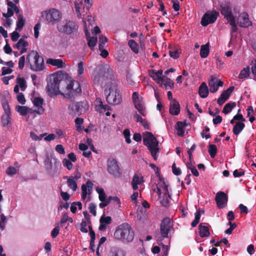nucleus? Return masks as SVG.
<instances>
[{"label":"nucleus","instance_id":"obj_1","mask_svg":"<svg viewBox=\"0 0 256 256\" xmlns=\"http://www.w3.org/2000/svg\"><path fill=\"white\" fill-rule=\"evenodd\" d=\"M64 88L68 91L66 94L68 96L74 98L82 93L80 83L78 81L71 80L70 77L66 72H58L52 75L50 82L48 83L46 90L48 95L50 96H57L60 94V88Z\"/></svg>","mask_w":256,"mask_h":256},{"label":"nucleus","instance_id":"obj_2","mask_svg":"<svg viewBox=\"0 0 256 256\" xmlns=\"http://www.w3.org/2000/svg\"><path fill=\"white\" fill-rule=\"evenodd\" d=\"M104 92L106 96V100L108 104L116 105L121 103L122 94L115 82H110L107 84Z\"/></svg>","mask_w":256,"mask_h":256},{"label":"nucleus","instance_id":"obj_3","mask_svg":"<svg viewBox=\"0 0 256 256\" xmlns=\"http://www.w3.org/2000/svg\"><path fill=\"white\" fill-rule=\"evenodd\" d=\"M134 233L131 226L128 223H124L120 225L116 229L114 238L124 242H132L134 238Z\"/></svg>","mask_w":256,"mask_h":256},{"label":"nucleus","instance_id":"obj_4","mask_svg":"<svg viewBox=\"0 0 256 256\" xmlns=\"http://www.w3.org/2000/svg\"><path fill=\"white\" fill-rule=\"evenodd\" d=\"M144 144L150 150L154 160H157V154L159 152L158 142L150 132H146L144 134Z\"/></svg>","mask_w":256,"mask_h":256},{"label":"nucleus","instance_id":"obj_5","mask_svg":"<svg viewBox=\"0 0 256 256\" xmlns=\"http://www.w3.org/2000/svg\"><path fill=\"white\" fill-rule=\"evenodd\" d=\"M26 60L32 70L38 72L44 68V59L37 52L32 50L27 55Z\"/></svg>","mask_w":256,"mask_h":256},{"label":"nucleus","instance_id":"obj_6","mask_svg":"<svg viewBox=\"0 0 256 256\" xmlns=\"http://www.w3.org/2000/svg\"><path fill=\"white\" fill-rule=\"evenodd\" d=\"M88 104L86 101L72 102L68 106L69 114L74 116H79L88 110Z\"/></svg>","mask_w":256,"mask_h":256},{"label":"nucleus","instance_id":"obj_7","mask_svg":"<svg viewBox=\"0 0 256 256\" xmlns=\"http://www.w3.org/2000/svg\"><path fill=\"white\" fill-rule=\"evenodd\" d=\"M173 226V222L168 217L164 218L162 221L160 225V234L161 237L158 238V240H162L163 238H168L169 232Z\"/></svg>","mask_w":256,"mask_h":256},{"label":"nucleus","instance_id":"obj_8","mask_svg":"<svg viewBox=\"0 0 256 256\" xmlns=\"http://www.w3.org/2000/svg\"><path fill=\"white\" fill-rule=\"evenodd\" d=\"M61 16L60 12L54 8L44 11L42 13V16L44 18L48 23L52 24L60 20Z\"/></svg>","mask_w":256,"mask_h":256},{"label":"nucleus","instance_id":"obj_9","mask_svg":"<svg viewBox=\"0 0 256 256\" xmlns=\"http://www.w3.org/2000/svg\"><path fill=\"white\" fill-rule=\"evenodd\" d=\"M78 26L72 21H68L64 24H60L58 26L59 32L70 34L76 32L78 29Z\"/></svg>","mask_w":256,"mask_h":256},{"label":"nucleus","instance_id":"obj_10","mask_svg":"<svg viewBox=\"0 0 256 256\" xmlns=\"http://www.w3.org/2000/svg\"><path fill=\"white\" fill-rule=\"evenodd\" d=\"M108 170L111 174H112L116 178H119L122 174L118 162L114 159L108 162Z\"/></svg>","mask_w":256,"mask_h":256},{"label":"nucleus","instance_id":"obj_11","mask_svg":"<svg viewBox=\"0 0 256 256\" xmlns=\"http://www.w3.org/2000/svg\"><path fill=\"white\" fill-rule=\"evenodd\" d=\"M218 15V12L216 11H212L211 14L206 13L202 16L201 20V24L205 26L209 24L214 23Z\"/></svg>","mask_w":256,"mask_h":256},{"label":"nucleus","instance_id":"obj_12","mask_svg":"<svg viewBox=\"0 0 256 256\" xmlns=\"http://www.w3.org/2000/svg\"><path fill=\"white\" fill-rule=\"evenodd\" d=\"M208 86L210 87V91L212 93L216 92L218 86H222L224 82L220 80H218L214 76H210V79L208 81Z\"/></svg>","mask_w":256,"mask_h":256},{"label":"nucleus","instance_id":"obj_13","mask_svg":"<svg viewBox=\"0 0 256 256\" xmlns=\"http://www.w3.org/2000/svg\"><path fill=\"white\" fill-rule=\"evenodd\" d=\"M215 200L218 208H222L225 207L228 200L227 195L223 192H218L216 196Z\"/></svg>","mask_w":256,"mask_h":256},{"label":"nucleus","instance_id":"obj_14","mask_svg":"<svg viewBox=\"0 0 256 256\" xmlns=\"http://www.w3.org/2000/svg\"><path fill=\"white\" fill-rule=\"evenodd\" d=\"M108 73L106 72L105 69L102 67L96 68L94 70V80L99 82H103L105 80L106 78H108Z\"/></svg>","mask_w":256,"mask_h":256},{"label":"nucleus","instance_id":"obj_15","mask_svg":"<svg viewBox=\"0 0 256 256\" xmlns=\"http://www.w3.org/2000/svg\"><path fill=\"white\" fill-rule=\"evenodd\" d=\"M237 22L240 27L247 28L252 24L246 12L242 13L237 18Z\"/></svg>","mask_w":256,"mask_h":256},{"label":"nucleus","instance_id":"obj_16","mask_svg":"<svg viewBox=\"0 0 256 256\" xmlns=\"http://www.w3.org/2000/svg\"><path fill=\"white\" fill-rule=\"evenodd\" d=\"M58 162L57 159L54 158H48L45 161V165L48 170H58Z\"/></svg>","mask_w":256,"mask_h":256},{"label":"nucleus","instance_id":"obj_17","mask_svg":"<svg viewBox=\"0 0 256 256\" xmlns=\"http://www.w3.org/2000/svg\"><path fill=\"white\" fill-rule=\"evenodd\" d=\"M234 86H230L227 90H224L220 94V98L217 100V102L220 106L222 105L226 100L230 97V94L234 90Z\"/></svg>","mask_w":256,"mask_h":256},{"label":"nucleus","instance_id":"obj_18","mask_svg":"<svg viewBox=\"0 0 256 256\" xmlns=\"http://www.w3.org/2000/svg\"><path fill=\"white\" fill-rule=\"evenodd\" d=\"M164 185V196L162 200H160V202L165 207H168L170 205V196L169 194L168 186L166 184L165 182H163Z\"/></svg>","mask_w":256,"mask_h":256},{"label":"nucleus","instance_id":"obj_19","mask_svg":"<svg viewBox=\"0 0 256 256\" xmlns=\"http://www.w3.org/2000/svg\"><path fill=\"white\" fill-rule=\"evenodd\" d=\"M220 8L221 14L224 16L228 21L234 18L232 15L231 8L228 4H222Z\"/></svg>","mask_w":256,"mask_h":256},{"label":"nucleus","instance_id":"obj_20","mask_svg":"<svg viewBox=\"0 0 256 256\" xmlns=\"http://www.w3.org/2000/svg\"><path fill=\"white\" fill-rule=\"evenodd\" d=\"M33 104L35 106L38 108L37 110H34V112L39 114H42L44 112V109L42 107L44 100L42 98H35L33 100Z\"/></svg>","mask_w":256,"mask_h":256},{"label":"nucleus","instance_id":"obj_21","mask_svg":"<svg viewBox=\"0 0 256 256\" xmlns=\"http://www.w3.org/2000/svg\"><path fill=\"white\" fill-rule=\"evenodd\" d=\"M169 112L172 115L176 116L179 114L180 112V105L176 99H174L172 104H170Z\"/></svg>","mask_w":256,"mask_h":256},{"label":"nucleus","instance_id":"obj_22","mask_svg":"<svg viewBox=\"0 0 256 256\" xmlns=\"http://www.w3.org/2000/svg\"><path fill=\"white\" fill-rule=\"evenodd\" d=\"M198 94L202 98H206L208 94V88L206 84L203 82L199 87Z\"/></svg>","mask_w":256,"mask_h":256},{"label":"nucleus","instance_id":"obj_23","mask_svg":"<svg viewBox=\"0 0 256 256\" xmlns=\"http://www.w3.org/2000/svg\"><path fill=\"white\" fill-rule=\"evenodd\" d=\"M46 63L53 66H56L58 68H62L65 66V64L60 59L48 58L46 60Z\"/></svg>","mask_w":256,"mask_h":256},{"label":"nucleus","instance_id":"obj_24","mask_svg":"<svg viewBox=\"0 0 256 256\" xmlns=\"http://www.w3.org/2000/svg\"><path fill=\"white\" fill-rule=\"evenodd\" d=\"M110 256H126V252L120 248H114L110 252Z\"/></svg>","mask_w":256,"mask_h":256},{"label":"nucleus","instance_id":"obj_25","mask_svg":"<svg viewBox=\"0 0 256 256\" xmlns=\"http://www.w3.org/2000/svg\"><path fill=\"white\" fill-rule=\"evenodd\" d=\"M142 99V98H139L138 92H134L132 94V100L136 108H140V106H142L141 103Z\"/></svg>","mask_w":256,"mask_h":256},{"label":"nucleus","instance_id":"obj_26","mask_svg":"<svg viewBox=\"0 0 256 256\" xmlns=\"http://www.w3.org/2000/svg\"><path fill=\"white\" fill-rule=\"evenodd\" d=\"M200 229L199 234L200 236L203 237H208L210 235L209 228L208 226H203L202 224L198 226Z\"/></svg>","mask_w":256,"mask_h":256},{"label":"nucleus","instance_id":"obj_27","mask_svg":"<svg viewBox=\"0 0 256 256\" xmlns=\"http://www.w3.org/2000/svg\"><path fill=\"white\" fill-rule=\"evenodd\" d=\"M161 81H163L164 82V83L163 82H160V85L162 86V84H164L166 88H167L168 86H169L170 88H172L174 86V82L168 78L163 76H162V78Z\"/></svg>","mask_w":256,"mask_h":256},{"label":"nucleus","instance_id":"obj_28","mask_svg":"<svg viewBox=\"0 0 256 256\" xmlns=\"http://www.w3.org/2000/svg\"><path fill=\"white\" fill-rule=\"evenodd\" d=\"M210 52L209 43L202 45L200 47V56L202 58H206Z\"/></svg>","mask_w":256,"mask_h":256},{"label":"nucleus","instance_id":"obj_29","mask_svg":"<svg viewBox=\"0 0 256 256\" xmlns=\"http://www.w3.org/2000/svg\"><path fill=\"white\" fill-rule=\"evenodd\" d=\"M245 126V124L244 123L242 122H236L235 126L233 128V132L234 134L238 136L240 132L244 129Z\"/></svg>","mask_w":256,"mask_h":256},{"label":"nucleus","instance_id":"obj_30","mask_svg":"<svg viewBox=\"0 0 256 256\" xmlns=\"http://www.w3.org/2000/svg\"><path fill=\"white\" fill-rule=\"evenodd\" d=\"M142 180H142L140 179V178L138 176V174H135L133 177L132 180V188L134 190H136L138 188V184H141Z\"/></svg>","mask_w":256,"mask_h":256},{"label":"nucleus","instance_id":"obj_31","mask_svg":"<svg viewBox=\"0 0 256 256\" xmlns=\"http://www.w3.org/2000/svg\"><path fill=\"white\" fill-rule=\"evenodd\" d=\"M16 110L22 116H26L28 112V110L32 109L26 106H17L16 107Z\"/></svg>","mask_w":256,"mask_h":256},{"label":"nucleus","instance_id":"obj_32","mask_svg":"<svg viewBox=\"0 0 256 256\" xmlns=\"http://www.w3.org/2000/svg\"><path fill=\"white\" fill-rule=\"evenodd\" d=\"M250 74V68L248 66L246 68H244L240 72V74L238 76V78L240 79H243L246 78L249 76Z\"/></svg>","mask_w":256,"mask_h":256},{"label":"nucleus","instance_id":"obj_33","mask_svg":"<svg viewBox=\"0 0 256 256\" xmlns=\"http://www.w3.org/2000/svg\"><path fill=\"white\" fill-rule=\"evenodd\" d=\"M183 128V122H178L176 126V129L177 130V134L178 136H184V130Z\"/></svg>","mask_w":256,"mask_h":256},{"label":"nucleus","instance_id":"obj_34","mask_svg":"<svg viewBox=\"0 0 256 256\" xmlns=\"http://www.w3.org/2000/svg\"><path fill=\"white\" fill-rule=\"evenodd\" d=\"M236 106V103L235 102L228 103L224 106L222 112L225 114L229 113L235 106Z\"/></svg>","mask_w":256,"mask_h":256},{"label":"nucleus","instance_id":"obj_35","mask_svg":"<svg viewBox=\"0 0 256 256\" xmlns=\"http://www.w3.org/2000/svg\"><path fill=\"white\" fill-rule=\"evenodd\" d=\"M18 21L16 22V30L20 31L24 25V20L23 18L22 14H20L18 16Z\"/></svg>","mask_w":256,"mask_h":256},{"label":"nucleus","instance_id":"obj_36","mask_svg":"<svg viewBox=\"0 0 256 256\" xmlns=\"http://www.w3.org/2000/svg\"><path fill=\"white\" fill-rule=\"evenodd\" d=\"M186 166L188 169L191 170L192 173L196 176H199V173L197 170L196 168L192 165V160L190 161H189L186 164Z\"/></svg>","mask_w":256,"mask_h":256},{"label":"nucleus","instance_id":"obj_37","mask_svg":"<svg viewBox=\"0 0 256 256\" xmlns=\"http://www.w3.org/2000/svg\"><path fill=\"white\" fill-rule=\"evenodd\" d=\"M88 42V46L92 50H94L97 42H98V38L96 36H92V38H90L89 39L87 40Z\"/></svg>","mask_w":256,"mask_h":256},{"label":"nucleus","instance_id":"obj_38","mask_svg":"<svg viewBox=\"0 0 256 256\" xmlns=\"http://www.w3.org/2000/svg\"><path fill=\"white\" fill-rule=\"evenodd\" d=\"M150 76L152 78V79L155 80L158 84H160V80H162V76H158L156 73V71L154 70H148Z\"/></svg>","mask_w":256,"mask_h":256},{"label":"nucleus","instance_id":"obj_39","mask_svg":"<svg viewBox=\"0 0 256 256\" xmlns=\"http://www.w3.org/2000/svg\"><path fill=\"white\" fill-rule=\"evenodd\" d=\"M16 82L18 84L21 90L24 91L26 88V82L23 78L18 77L16 78Z\"/></svg>","mask_w":256,"mask_h":256},{"label":"nucleus","instance_id":"obj_40","mask_svg":"<svg viewBox=\"0 0 256 256\" xmlns=\"http://www.w3.org/2000/svg\"><path fill=\"white\" fill-rule=\"evenodd\" d=\"M208 152L212 158H214L217 152V148L214 144H209Z\"/></svg>","mask_w":256,"mask_h":256},{"label":"nucleus","instance_id":"obj_41","mask_svg":"<svg viewBox=\"0 0 256 256\" xmlns=\"http://www.w3.org/2000/svg\"><path fill=\"white\" fill-rule=\"evenodd\" d=\"M67 183L68 186L74 191L76 190L78 186L76 182L72 178H70L68 179Z\"/></svg>","mask_w":256,"mask_h":256},{"label":"nucleus","instance_id":"obj_42","mask_svg":"<svg viewBox=\"0 0 256 256\" xmlns=\"http://www.w3.org/2000/svg\"><path fill=\"white\" fill-rule=\"evenodd\" d=\"M28 45V42L24 40L23 38L19 40L18 42L16 44V47L18 49H20L22 47H26Z\"/></svg>","mask_w":256,"mask_h":256},{"label":"nucleus","instance_id":"obj_43","mask_svg":"<svg viewBox=\"0 0 256 256\" xmlns=\"http://www.w3.org/2000/svg\"><path fill=\"white\" fill-rule=\"evenodd\" d=\"M96 190L99 194V200L101 202L104 201L106 198V194L104 192V190L102 188L97 187L96 188Z\"/></svg>","mask_w":256,"mask_h":256},{"label":"nucleus","instance_id":"obj_44","mask_svg":"<svg viewBox=\"0 0 256 256\" xmlns=\"http://www.w3.org/2000/svg\"><path fill=\"white\" fill-rule=\"evenodd\" d=\"M10 114H5L2 117V122L4 126H6L10 122Z\"/></svg>","mask_w":256,"mask_h":256},{"label":"nucleus","instance_id":"obj_45","mask_svg":"<svg viewBox=\"0 0 256 256\" xmlns=\"http://www.w3.org/2000/svg\"><path fill=\"white\" fill-rule=\"evenodd\" d=\"M128 45L132 50L135 52L138 53V45L136 42L133 40H131L128 42Z\"/></svg>","mask_w":256,"mask_h":256},{"label":"nucleus","instance_id":"obj_46","mask_svg":"<svg viewBox=\"0 0 256 256\" xmlns=\"http://www.w3.org/2000/svg\"><path fill=\"white\" fill-rule=\"evenodd\" d=\"M2 108L4 110L5 114H10V110L8 101L4 99L2 102Z\"/></svg>","mask_w":256,"mask_h":256},{"label":"nucleus","instance_id":"obj_47","mask_svg":"<svg viewBox=\"0 0 256 256\" xmlns=\"http://www.w3.org/2000/svg\"><path fill=\"white\" fill-rule=\"evenodd\" d=\"M252 72L254 75V80H256V60H253L250 63Z\"/></svg>","mask_w":256,"mask_h":256},{"label":"nucleus","instance_id":"obj_48","mask_svg":"<svg viewBox=\"0 0 256 256\" xmlns=\"http://www.w3.org/2000/svg\"><path fill=\"white\" fill-rule=\"evenodd\" d=\"M200 212H196L195 213V218L192 222V227H195L199 222L200 220Z\"/></svg>","mask_w":256,"mask_h":256},{"label":"nucleus","instance_id":"obj_49","mask_svg":"<svg viewBox=\"0 0 256 256\" xmlns=\"http://www.w3.org/2000/svg\"><path fill=\"white\" fill-rule=\"evenodd\" d=\"M100 223H103L104 224H110L112 222V218L110 216H108L105 217L103 215L100 218Z\"/></svg>","mask_w":256,"mask_h":256},{"label":"nucleus","instance_id":"obj_50","mask_svg":"<svg viewBox=\"0 0 256 256\" xmlns=\"http://www.w3.org/2000/svg\"><path fill=\"white\" fill-rule=\"evenodd\" d=\"M96 108L97 110L102 112V108L104 106L100 98H97L96 100Z\"/></svg>","mask_w":256,"mask_h":256},{"label":"nucleus","instance_id":"obj_51","mask_svg":"<svg viewBox=\"0 0 256 256\" xmlns=\"http://www.w3.org/2000/svg\"><path fill=\"white\" fill-rule=\"evenodd\" d=\"M123 134L126 138V141L128 144L131 142V140L130 138V131L128 129H126L123 132Z\"/></svg>","mask_w":256,"mask_h":256},{"label":"nucleus","instance_id":"obj_52","mask_svg":"<svg viewBox=\"0 0 256 256\" xmlns=\"http://www.w3.org/2000/svg\"><path fill=\"white\" fill-rule=\"evenodd\" d=\"M180 52H179L178 50H174L172 51V50H170L169 51V54L171 58H172L174 59H176L179 58Z\"/></svg>","mask_w":256,"mask_h":256},{"label":"nucleus","instance_id":"obj_53","mask_svg":"<svg viewBox=\"0 0 256 256\" xmlns=\"http://www.w3.org/2000/svg\"><path fill=\"white\" fill-rule=\"evenodd\" d=\"M17 100L22 104H24L26 102V99L22 93H18L16 96Z\"/></svg>","mask_w":256,"mask_h":256},{"label":"nucleus","instance_id":"obj_54","mask_svg":"<svg viewBox=\"0 0 256 256\" xmlns=\"http://www.w3.org/2000/svg\"><path fill=\"white\" fill-rule=\"evenodd\" d=\"M232 26V32H236L237 30V27L236 24L235 18H233L228 21Z\"/></svg>","mask_w":256,"mask_h":256},{"label":"nucleus","instance_id":"obj_55","mask_svg":"<svg viewBox=\"0 0 256 256\" xmlns=\"http://www.w3.org/2000/svg\"><path fill=\"white\" fill-rule=\"evenodd\" d=\"M62 163L64 166H66L68 170L72 168L73 165L70 160H67L66 158H64L62 160Z\"/></svg>","mask_w":256,"mask_h":256},{"label":"nucleus","instance_id":"obj_56","mask_svg":"<svg viewBox=\"0 0 256 256\" xmlns=\"http://www.w3.org/2000/svg\"><path fill=\"white\" fill-rule=\"evenodd\" d=\"M6 173L10 176L14 175L16 174V170L13 166H9L6 170Z\"/></svg>","mask_w":256,"mask_h":256},{"label":"nucleus","instance_id":"obj_57","mask_svg":"<svg viewBox=\"0 0 256 256\" xmlns=\"http://www.w3.org/2000/svg\"><path fill=\"white\" fill-rule=\"evenodd\" d=\"M14 15V10L12 8H8L7 13H3L2 16L6 18H8Z\"/></svg>","mask_w":256,"mask_h":256},{"label":"nucleus","instance_id":"obj_58","mask_svg":"<svg viewBox=\"0 0 256 256\" xmlns=\"http://www.w3.org/2000/svg\"><path fill=\"white\" fill-rule=\"evenodd\" d=\"M96 206L94 203H90L89 205V210L90 212L94 216H96Z\"/></svg>","mask_w":256,"mask_h":256},{"label":"nucleus","instance_id":"obj_59","mask_svg":"<svg viewBox=\"0 0 256 256\" xmlns=\"http://www.w3.org/2000/svg\"><path fill=\"white\" fill-rule=\"evenodd\" d=\"M78 74H80V75L82 74L84 72L83 62H79L78 64Z\"/></svg>","mask_w":256,"mask_h":256},{"label":"nucleus","instance_id":"obj_60","mask_svg":"<svg viewBox=\"0 0 256 256\" xmlns=\"http://www.w3.org/2000/svg\"><path fill=\"white\" fill-rule=\"evenodd\" d=\"M20 34L16 31H14L11 34V38L13 42H16L20 38Z\"/></svg>","mask_w":256,"mask_h":256},{"label":"nucleus","instance_id":"obj_61","mask_svg":"<svg viewBox=\"0 0 256 256\" xmlns=\"http://www.w3.org/2000/svg\"><path fill=\"white\" fill-rule=\"evenodd\" d=\"M172 169L173 173L176 176H179L181 174V170L180 168H177L176 166V164L174 163L173 164L172 166Z\"/></svg>","mask_w":256,"mask_h":256},{"label":"nucleus","instance_id":"obj_62","mask_svg":"<svg viewBox=\"0 0 256 256\" xmlns=\"http://www.w3.org/2000/svg\"><path fill=\"white\" fill-rule=\"evenodd\" d=\"M25 64V57L22 56L20 58L18 62V68L22 70Z\"/></svg>","mask_w":256,"mask_h":256},{"label":"nucleus","instance_id":"obj_63","mask_svg":"<svg viewBox=\"0 0 256 256\" xmlns=\"http://www.w3.org/2000/svg\"><path fill=\"white\" fill-rule=\"evenodd\" d=\"M56 150L60 154H65L64 148L62 144H58L56 146Z\"/></svg>","mask_w":256,"mask_h":256},{"label":"nucleus","instance_id":"obj_64","mask_svg":"<svg viewBox=\"0 0 256 256\" xmlns=\"http://www.w3.org/2000/svg\"><path fill=\"white\" fill-rule=\"evenodd\" d=\"M6 44L4 48V52L8 54H10L12 52V49L8 42V40H6Z\"/></svg>","mask_w":256,"mask_h":256}]
</instances>
